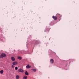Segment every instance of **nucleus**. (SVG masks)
<instances>
[{
	"mask_svg": "<svg viewBox=\"0 0 79 79\" xmlns=\"http://www.w3.org/2000/svg\"><path fill=\"white\" fill-rule=\"evenodd\" d=\"M6 56V54L5 53H2L1 55L0 56V58H2Z\"/></svg>",
	"mask_w": 79,
	"mask_h": 79,
	"instance_id": "nucleus-1",
	"label": "nucleus"
},
{
	"mask_svg": "<svg viewBox=\"0 0 79 79\" xmlns=\"http://www.w3.org/2000/svg\"><path fill=\"white\" fill-rule=\"evenodd\" d=\"M18 71L20 73H23L24 72V70H23L22 69H19L18 70Z\"/></svg>",
	"mask_w": 79,
	"mask_h": 79,
	"instance_id": "nucleus-2",
	"label": "nucleus"
},
{
	"mask_svg": "<svg viewBox=\"0 0 79 79\" xmlns=\"http://www.w3.org/2000/svg\"><path fill=\"white\" fill-rule=\"evenodd\" d=\"M50 63L51 64H53L54 63V60L52 59H51L50 60Z\"/></svg>",
	"mask_w": 79,
	"mask_h": 79,
	"instance_id": "nucleus-3",
	"label": "nucleus"
},
{
	"mask_svg": "<svg viewBox=\"0 0 79 79\" xmlns=\"http://www.w3.org/2000/svg\"><path fill=\"white\" fill-rule=\"evenodd\" d=\"M18 64V63L16 62H14L12 63L13 65H15Z\"/></svg>",
	"mask_w": 79,
	"mask_h": 79,
	"instance_id": "nucleus-4",
	"label": "nucleus"
},
{
	"mask_svg": "<svg viewBox=\"0 0 79 79\" xmlns=\"http://www.w3.org/2000/svg\"><path fill=\"white\" fill-rule=\"evenodd\" d=\"M52 17L54 20H56L57 19V17L56 16H53Z\"/></svg>",
	"mask_w": 79,
	"mask_h": 79,
	"instance_id": "nucleus-5",
	"label": "nucleus"
},
{
	"mask_svg": "<svg viewBox=\"0 0 79 79\" xmlns=\"http://www.w3.org/2000/svg\"><path fill=\"white\" fill-rule=\"evenodd\" d=\"M26 67L27 69H30V68H31V66H29V64H28L26 66Z\"/></svg>",
	"mask_w": 79,
	"mask_h": 79,
	"instance_id": "nucleus-6",
	"label": "nucleus"
},
{
	"mask_svg": "<svg viewBox=\"0 0 79 79\" xmlns=\"http://www.w3.org/2000/svg\"><path fill=\"white\" fill-rule=\"evenodd\" d=\"M11 59L12 61H15V58L13 57H12L11 58Z\"/></svg>",
	"mask_w": 79,
	"mask_h": 79,
	"instance_id": "nucleus-7",
	"label": "nucleus"
},
{
	"mask_svg": "<svg viewBox=\"0 0 79 79\" xmlns=\"http://www.w3.org/2000/svg\"><path fill=\"white\" fill-rule=\"evenodd\" d=\"M56 16L57 17H61V15H60V14H59V13H57V14H56Z\"/></svg>",
	"mask_w": 79,
	"mask_h": 79,
	"instance_id": "nucleus-8",
	"label": "nucleus"
},
{
	"mask_svg": "<svg viewBox=\"0 0 79 79\" xmlns=\"http://www.w3.org/2000/svg\"><path fill=\"white\" fill-rule=\"evenodd\" d=\"M32 71H33V72H36V70L35 69H31Z\"/></svg>",
	"mask_w": 79,
	"mask_h": 79,
	"instance_id": "nucleus-9",
	"label": "nucleus"
},
{
	"mask_svg": "<svg viewBox=\"0 0 79 79\" xmlns=\"http://www.w3.org/2000/svg\"><path fill=\"white\" fill-rule=\"evenodd\" d=\"M25 73V74L26 75H29V73H28V72H27V71H26Z\"/></svg>",
	"mask_w": 79,
	"mask_h": 79,
	"instance_id": "nucleus-10",
	"label": "nucleus"
},
{
	"mask_svg": "<svg viewBox=\"0 0 79 79\" xmlns=\"http://www.w3.org/2000/svg\"><path fill=\"white\" fill-rule=\"evenodd\" d=\"M23 79H27V76H24L23 77Z\"/></svg>",
	"mask_w": 79,
	"mask_h": 79,
	"instance_id": "nucleus-11",
	"label": "nucleus"
},
{
	"mask_svg": "<svg viewBox=\"0 0 79 79\" xmlns=\"http://www.w3.org/2000/svg\"><path fill=\"white\" fill-rule=\"evenodd\" d=\"M39 41H36L35 42L36 44H39Z\"/></svg>",
	"mask_w": 79,
	"mask_h": 79,
	"instance_id": "nucleus-12",
	"label": "nucleus"
},
{
	"mask_svg": "<svg viewBox=\"0 0 79 79\" xmlns=\"http://www.w3.org/2000/svg\"><path fill=\"white\" fill-rule=\"evenodd\" d=\"M16 79H19V75H17L16 76Z\"/></svg>",
	"mask_w": 79,
	"mask_h": 79,
	"instance_id": "nucleus-13",
	"label": "nucleus"
},
{
	"mask_svg": "<svg viewBox=\"0 0 79 79\" xmlns=\"http://www.w3.org/2000/svg\"><path fill=\"white\" fill-rule=\"evenodd\" d=\"M4 72L3 70H2L0 71V73L1 74H2Z\"/></svg>",
	"mask_w": 79,
	"mask_h": 79,
	"instance_id": "nucleus-14",
	"label": "nucleus"
},
{
	"mask_svg": "<svg viewBox=\"0 0 79 79\" xmlns=\"http://www.w3.org/2000/svg\"><path fill=\"white\" fill-rule=\"evenodd\" d=\"M18 58L19 60H21V57H20V56H19L18 57Z\"/></svg>",
	"mask_w": 79,
	"mask_h": 79,
	"instance_id": "nucleus-15",
	"label": "nucleus"
},
{
	"mask_svg": "<svg viewBox=\"0 0 79 79\" xmlns=\"http://www.w3.org/2000/svg\"><path fill=\"white\" fill-rule=\"evenodd\" d=\"M18 67H16L15 68V69L17 71V70H18Z\"/></svg>",
	"mask_w": 79,
	"mask_h": 79,
	"instance_id": "nucleus-16",
	"label": "nucleus"
},
{
	"mask_svg": "<svg viewBox=\"0 0 79 79\" xmlns=\"http://www.w3.org/2000/svg\"><path fill=\"white\" fill-rule=\"evenodd\" d=\"M14 65H12V68H14Z\"/></svg>",
	"mask_w": 79,
	"mask_h": 79,
	"instance_id": "nucleus-17",
	"label": "nucleus"
}]
</instances>
